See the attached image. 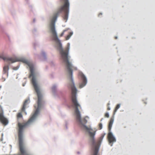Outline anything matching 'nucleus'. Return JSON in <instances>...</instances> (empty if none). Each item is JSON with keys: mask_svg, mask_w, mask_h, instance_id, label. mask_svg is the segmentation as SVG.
Instances as JSON below:
<instances>
[{"mask_svg": "<svg viewBox=\"0 0 155 155\" xmlns=\"http://www.w3.org/2000/svg\"><path fill=\"white\" fill-rule=\"evenodd\" d=\"M62 3L64 4L61 6L59 9L58 12L55 13L54 15L49 18V21L50 23L51 30L53 35V39L55 42V47L59 52L64 61L66 64L67 71L68 74L72 72V64L69 61L71 57L69 55L70 48V44L68 43L67 45V47L66 50H64L62 46L61 40L59 39L56 30L55 23L59 14L63 12L64 15L63 18L64 20H66V22L68 18L69 12L70 4L68 0H61Z\"/></svg>", "mask_w": 155, "mask_h": 155, "instance_id": "1", "label": "nucleus"}, {"mask_svg": "<svg viewBox=\"0 0 155 155\" xmlns=\"http://www.w3.org/2000/svg\"><path fill=\"white\" fill-rule=\"evenodd\" d=\"M57 88V86L55 84L53 85L51 88L52 92L54 96L56 95Z\"/></svg>", "mask_w": 155, "mask_h": 155, "instance_id": "8", "label": "nucleus"}, {"mask_svg": "<svg viewBox=\"0 0 155 155\" xmlns=\"http://www.w3.org/2000/svg\"><path fill=\"white\" fill-rule=\"evenodd\" d=\"M26 1H28V0H26Z\"/></svg>", "mask_w": 155, "mask_h": 155, "instance_id": "39", "label": "nucleus"}, {"mask_svg": "<svg viewBox=\"0 0 155 155\" xmlns=\"http://www.w3.org/2000/svg\"><path fill=\"white\" fill-rule=\"evenodd\" d=\"M35 54V55H36V56H38V57H39V55L38 54Z\"/></svg>", "mask_w": 155, "mask_h": 155, "instance_id": "28", "label": "nucleus"}, {"mask_svg": "<svg viewBox=\"0 0 155 155\" xmlns=\"http://www.w3.org/2000/svg\"><path fill=\"white\" fill-rule=\"evenodd\" d=\"M110 105V103H108L107 104V107L108 106H109V105Z\"/></svg>", "mask_w": 155, "mask_h": 155, "instance_id": "31", "label": "nucleus"}, {"mask_svg": "<svg viewBox=\"0 0 155 155\" xmlns=\"http://www.w3.org/2000/svg\"><path fill=\"white\" fill-rule=\"evenodd\" d=\"M68 125V122H66V125Z\"/></svg>", "mask_w": 155, "mask_h": 155, "instance_id": "34", "label": "nucleus"}, {"mask_svg": "<svg viewBox=\"0 0 155 155\" xmlns=\"http://www.w3.org/2000/svg\"><path fill=\"white\" fill-rule=\"evenodd\" d=\"M7 36L8 37V40L9 41H10V38L8 34H6Z\"/></svg>", "mask_w": 155, "mask_h": 155, "instance_id": "21", "label": "nucleus"}, {"mask_svg": "<svg viewBox=\"0 0 155 155\" xmlns=\"http://www.w3.org/2000/svg\"><path fill=\"white\" fill-rule=\"evenodd\" d=\"M25 127H19L18 129V140L20 153L18 155H30L25 147L23 143V131Z\"/></svg>", "mask_w": 155, "mask_h": 155, "instance_id": "4", "label": "nucleus"}, {"mask_svg": "<svg viewBox=\"0 0 155 155\" xmlns=\"http://www.w3.org/2000/svg\"><path fill=\"white\" fill-rule=\"evenodd\" d=\"M100 127V129H101L102 128V127Z\"/></svg>", "mask_w": 155, "mask_h": 155, "instance_id": "38", "label": "nucleus"}, {"mask_svg": "<svg viewBox=\"0 0 155 155\" xmlns=\"http://www.w3.org/2000/svg\"><path fill=\"white\" fill-rule=\"evenodd\" d=\"M51 64L53 65V66L54 65V64L52 62H51Z\"/></svg>", "mask_w": 155, "mask_h": 155, "instance_id": "33", "label": "nucleus"}, {"mask_svg": "<svg viewBox=\"0 0 155 155\" xmlns=\"http://www.w3.org/2000/svg\"><path fill=\"white\" fill-rule=\"evenodd\" d=\"M81 77V82L79 84V87L82 88L85 86L87 83V79L86 76L82 73H80Z\"/></svg>", "mask_w": 155, "mask_h": 155, "instance_id": "5", "label": "nucleus"}, {"mask_svg": "<svg viewBox=\"0 0 155 155\" xmlns=\"http://www.w3.org/2000/svg\"><path fill=\"white\" fill-rule=\"evenodd\" d=\"M115 38L116 39H117V38H118V37H117V36H115Z\"/></svg>", "mask_w": 155, "mask_h": 155, "instance_id": "32", "label": "nucleus"}, {"mask_svg": "<svg viewBox=\"0 0 155 155\" xmlns=\"http://www.w3.org/2000/svg\"><path fill=\"white\" fill-rule=\"evenodd\" d=\"M98 126H103L102 124V123H100L99 124Z\"/></svg>", "mask_w": 155, "mask_h": 155, "instance_id": "25", "label": "nucleus"}, {"mask_svg": "<svg viewBox=\"0 0 155 155\" xmlns=\"http://www.w3.org/2000/svg\"><path fill=\"white\" fill-rule=\"evenodd\" d=\"M103 118H101V121H101L103 120Z\"/></svg>", "mask_w": 155, "mask_h": 155, "instance_id": "36", "label": "nucleus"}, {"mask_svg": "<svg viewBox=\"0 0 155 155\" xmlns=\"http://www.w3.org/2000/svg\"><path fill=\"white\" fill-rule=\"evenodd\" d=\"M9 70V67L8 65L5 66L3 67V71L4 72V74L7 73V75H8V71Z\"/></svg>", "mask_w": 155, "mask_h": 155, "instance_id": "9", "label": "nucleus"}, {"mask_svg": "<svg viewBox=\"0 0 155 155\" xmlns=\"http://www.w3.org/2000/svg\"><path fill=\"white\" fill-rule=\"evenodd\" d=\"M118 109H117V108H115V109L114 110V112L113 113V116L112 117H114V115L116 114V113L117 112V111Z\"/></svg>", "mask_w": 155, "mask_h": 155, "instance_id": "19", "label": "nucleus"}, {"mask_svg": "<svg viewBox=\"0 0 155 155\" xmlns=\"http://www.w3.org/2000/svg\"><path fill=\"white\" fill-rule=\"evenodd\" d=\"M64 33L63 32L61 33V34L60 35V36H63V35H64Z\"/></svg>", "mask_w": 155, "mask_h": 155, "instance_id": "22", "label": "nucleus"}, {"mask_svg": "<svg viewBox=\"0 0 155 155\" xmlns=\"http://www.w3.org/2000/svg\"><path fill=\"white\" fill-rule=\"evenodd\" d=\"M37 32V28H34V29L32 30V32L34 34H36V33Z\"/></svg>", "mask_w": 155, "mask_h": 155, "instance_id": "14", "label": "nucleus"}, {"mask_svg": "<svg viewBox=\"0 0 155 155\" xmlns=\"http://www.w3.org/2000/svg\"><path fill=\"white\" fill-rule=\"evenodd\" d=\"M105 116L106 117L108 118L109 117V114L108 112H106L105 114Z\"/></svg>", "mask_w": 155, "mask_h": 155, "instance_id": "18", "label": "nucleus"}, {"mask_svg": "<svg viewBox=\"0 0 155 155\" xmlns=\"http://www.w3.org/2000/svg\"><path fill=\"white\" fill-rule=\"evenodd\" d=\"M0 58L2 59L4 61L6 60L9 65H10L11 63H15L16 61H20L26 64L29 68L31 73L30 76L32 77L31 83L37 93L38 97L37 106H35L36 109L32 116H38L41 110L44 108L45 102L43 99V95L40 91L39 87L36 80V77L38 76H39L40 74L37 72L34 73V64L30 63L23 57L17 58L16 60H15L11 57L6 58L4 56L3 54H2V55H0Z\"/></svg>", "mask_w": 155, "mask_h": 155, "instance_id": "2", "label": "nucleus"}, {"mask_svg": "<svg viewBox=\"0 0 155 155\" xmlns=\"http://www.w3.org/2000/svg\"><path fill=\"white\" fill-rule=\"evenodd\" d=\"M41 54L44 58V61H47V55L45 51H41Z\"/></svg>", "mask_w": 155, "mask_h": 155, "instance_id": "10", "label": "nucleus"}, {"mask_svg": "<svg viewBox=\"0 0 155 155\" xmlns=\"http://www.w3.org/2000/svg\"><path fill=\"white\" fill-rule=\"evenodd\" d=\"M33 22H35V18H34L33 19Z\"/></svg>", "mask_w": 155, "mask_h": 155, "instance_id": "30", "label": "nucleus"}, {"mask_svg": "<svg viewBox=\"0 0 155 155\" xmlns=\"http://www.w3.org/2000/svg\"><path fill=\"white\" fill-rule=\"evenodd\" d=\"M111 127H110V126L109 127V131H110V130H111Z\"/></svg>", "mask_w": 155, "mask_h": 155, "instance_id": "27", "label": "nucleus"}, {"mask_svg": "<svg viewBox=\"0 0 155 155\" xmlns=\"http://www.w3.org/2000/svg\"><path fill=\"white\" fill-rule=\"evenodd\" d=\"M21 111L22 112H24L26 115L27 114V112L25 110H25H23V107H22L21 109Z\"/></svg>", "mask_w": 155, "mask_h": 155, "instance_id": "20", "label": "nucleus"}, {"mask_svg": "<svg viewBox=\"0 0 155 155\" xmlns=\"http://www.w3.org/2000/svg\"><path fill=\"white\" fill-rule=\"evenodd\" d=\"M107 107V110H110L111 109L110 107V106H108Z\"/></svg>", "mask_w": 155, "mask_h": 155, "instance_id": "23", "label": "nucleus"}, {"mask_svg": "<svg viewBox=\"0 0 155 155\" xmlns=\"http://www.w3.org/2000/svg\"><path fill=\"white\" fill-rule=\"evenodd\" d=\"M28 101V99H26L24 101L23 104V106L22 107H23V110H25V109L26 108V106L27 105L26 103H27Z\"/></svg>", "mask_w": 155, "mask_h": 155, "instance_id": "13", "label": "nucleus"}, {"mask_svg": "<svg viewBox=\"0 0 155 155\" xmlns=\"http://www.w3.org/2000/svg\"><path fill=\"white\" fill-rule=\"evenodd\" d=\"M66 30H64L63 31V32H64H64H65V31Z\"/></svg>", "mask_w": 155, "mask_h": 155, "instance_id": "35", "label": "nucleus"}, {"mask_svg": "<svg viewBox=\"0 0 155 155\" xmlns=\"http://www.w3.org/2000/svg\"><path fill=\"white\" fill-rule=\"evenodd\" d=\"M20 67V65H18L16 67H15L13 68V69L15 71H17L18 70L19 68Z\"/></svg>", "mask_w": 155, "mask_h": 155, "instance_id": "16", "label": "nucleus"}, {"mask_svg": "<svg viewBox=\"0 0 155 155\" xmlns=\"http://www.w3.org/2000/svg\"><path fill=\"white\" fill-rule=\"evenodd\" d=\"M0 121L5 126L7 125L8 123V120L5 117L3 113H0Z\"/></svg>", "mask_w": 155, "mask_h": 155, "instance_id": "7", "label": "nucleus"}, {"mask_svg": "<svg viewBox=\"0 0 155 155\" xmlns=\"http://www.w3.org/2000/svg\"><path fill=\"white\" fill-rule=\"evenodd\" d=\"M73 31H72L71 32H70L66 38V40H68L71 37V36L73 35Z\"/></svg>", "mask_w": 155, "mask_h": 155, "instance_id": "11", "label": "nucleus"}, {"mask_svg": "<svg viewBox=\"0 0 155 155\" xmlns=\"http://www.w3.org/2000/svg\"><path fill=\"white\" fill-rule=\"evenodd\" d=\"M121 104H119L117 105L115 107V108H117V109H118L120 107Z\"/></svg>", "mask_w": 155, "mask_h": 155, "instance_id": "17", "label": "nucleus"}, {"mask_svg": "<svg viewBox=\"0 0 155 155\" xmlns=\"http://www.w3.org/2000/svg\"><path fill=\"white\" fill-rule=\"evenodd\" d=\"M71 76L72 84L71 85V102L73 107L74 108L76 116L77 121L79 124L82 125V126H87L86 124L87 122L86 118H88L86 116L83 120L81 119V116L78 107H81L77 99V92L78 90L76 87L73 78V73L68 74Z\"/></svg>", "mask_w": 155, "mask_h": 155, "instance_id": "3", "label": "nucleus"}, {"mask_svg": "<svg viewBox=\"0 0 155 155\" xmlns=\"http://www.w3.org/2000/svg\"><path fill=\"white\" fill-rule=\"evenodd\" d=\"M107 139L109 143L111 146H112L113 143L116 141L115 138L110 132H109L108 134Z\"/></svg>", "mask_w": 155, "mask_h": 155, "instance_id": "6", "label": "nucleus"}, {"mask_svg": "<svg viewBox=\"0 0 155 155\" xmlns=\"http://www.w3.org/2000/svg\"><path fill=\"white\" fill-rule=\"evenodd\" d=\"M23 117L21 113H19L17 115L18 118H21Z\"/></svg>", "mask_w": 155, "mask_h": 155, "instance_id": "15", "label": "nucleus"}, {"mask_svg": "<svg viewBox=\"0 0 155 155\" xmlns=\"http://www.w3.org/2000/svg\"><path fill=\"white\" fill-rule=\"evenodd\" d=\"M25 83H23L22 84V86L23 87H24L25 86Z\"/></svg>", "mask_w": 155, "mask_h": 155, "instance_id": "29", "label": "nucleus"}, {"mask_svg": "<svg viewBox=\"0 0 155 155\" xmlns=\"http://www.w3.org/2000/svg\"><path fill=\"white\" fill-rule=\"evenodd\" d=\"M102 15V13H100L99 15H98V16L100 17V15Z\"/></svg>", "mask_w": 155, "mask_h": 155, "instance_id": "26", "label": "nucleus"}, {"mask_svg": "<svg viewBox=\"0 0 155 155\" xmlns=\"http://www.w3.org/2000/svg\"><path fill=\"white\" fill-rule=\"evenodd\" d=\"M0 108L3 111V109L1 105H0Z\"/></svg>", "mask_w": 155, "mask_h": 155, "instance_id": "24", "label": "nucleus"}, {"mask_svg": "<svg viewBox=\"0 0 155 155\" xmlns=\"http://www.w3.org/2000/svg\"><path fill=\"white\" fill-rule=\"evenodd\" d=\"M2 87V86L1 85H0V88H1Z\"/></svg>", "mask_w": 155, "mask_h": 155, "instance_id": "37", "label": "nucleus"}, {"mask_svg": "<svg viewBox=\"0 0 155 155\" xmlns=\"http://www.w3.org/2000/svg\"><path fill=\"white\" fill-rule=\"evenodd\" d=\"M114 117H112L110 119V120L108 126H112L114 121Z\"/></svg>", "mask_w": 155, "mask_h": 155, "instance_id": "12", "label": "nucleus"}]
</instances>
